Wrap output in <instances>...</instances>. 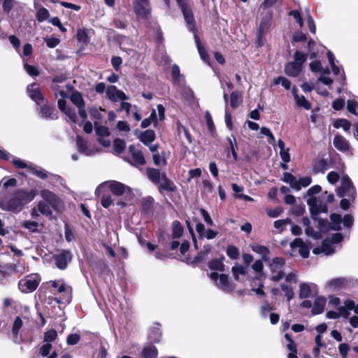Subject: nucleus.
I'll list each match as a JSON object with an SVG mask.
<instances>
[{
	"label": "nucleus",
	"mask_w": 358,
	"mask_h": 358,
	"mask_svg": "<svg viewBox=\"0 0 358 358\" xmlns=\"http://www.w3.org/2000/svg\"><path fill=\"white\" fill-rule=\"evenodd\" d=\"M43 200L39 201L37 207L40 213L45 216H51L53 208L57 212H62L64 209V203L55 193L48 189H42L40 192Z\"/></svg>",
	"instance_id": "obj_1"
},
{
	"label": "nucleus",
	"mask_w": 358,
	"mask_h": 358,
	"mask_svg": "<svg viewBox=\"0 0 358 358\" xmlns=\"http://www.w3.org/2000/svg\"><path fill=\"white\" fill-rule=\"evenodd\" d=\"M36 194V192L35 190H17L14 193L10 199L1 201L0 207L4 210L19 211L24 204L31 201L34 199Z\"/></svg>",
	"instance_id": "obj_2"
},
{
	"label": "nucleus",
	"mask_w": 358,
	"mask_h": 358,
	"mask_svg": "<svg viewBox=\"0 0 358 358\" xmlns=\"http://www.w3.org/2000/svg\"><path fill=\"white\" fill-rule=\"evenodd\" d=\"M53 289L52 292L54 294H62L61 299H57L56 301L58 303H69L71 300L72 288L71 286L66 285L64 280H56L50 281V282Z\"/></svg>",
	"instance_id": "obj_3"
},
{
	"label": "nucleus",
	"mask_w": 358,
	"mask_h": 358,
	"mask_svg": "<svg viewBox=\"0 0 358 358\" xmlns=\"http://www.w3.org/2000/svg\"><path fill=\"white\" fill-rule=\"evenodd\" d=\"M127 187L117 181L110 180L101 183L99 185L95 191L96 195H100L101 193L109 189L113 194L120 196L124 194Z\"/></svg>",
	"instance_id": "obj_4"
},
{
	"label": "nucleus",
	"mask_w": 358,
	"mask_h": 358,
	"mask_svg": "<svg viewBox=\"0 0 358 358\" xmlns=\"http://www.w3.org/2000/svg\"><path fill=\"white\" fill-rule=\"evenodd\" d=\"M40 281L41 278L38 274H30L19 281L18 287L23 293L32 292L37 288Z\"/></svg>",
	"instance_id": "obj_5"
},
{
	"label": "nucleus",
	"mask_w": 358,
	"mask_h": 358,
	"mask_svg": "<svg viewBox=\"0 0 358 358\" xmlns=\"http://www.w3.org/2000/svg\"><path fill=\"white\" fill-rule=\"evenodd\" d=\"M337 195L339 197H348L353 201L356 196V189L352 182L348 176L341 178V186L337 189Z\"/></svg>",
	"instance_id": "obj_6"
},
{
	"label": "nucleus",
	"mask_w": 358,
	"mask_h": 358,
	"mask_svg": "<svg viewBox=\"0 0 358 358\" xmlns=\"http://www.w3.org/2000/svg\"><path fill=\"white\" fill-rule=\"evenodd\" d=\"M285 260L281 257H274L272 259L269 268L271 273V280L273 281H279L284 277V267Z\"/></svg>",
	"instance_id": "obj_7"
},
{
	"label": "nucleus",
	"mask_w": 358,
	"mask_h": 358,
	"mask_svg": "<svg viewBox=\"0 0 358 358\" xmlns=\"http://www.w3.org/2000/svg\"><path fill=\"white\" fill-rule=\"evenodd\" d=\"M209 277L214 281L216 286L222 291L231 292L234 289V286L229 282L228 275L212 272L209 274Z\"/></svg>",
	"instance_id": "obj_8"
},
{
	"label": "nucleus",
	"mask_w": 358,
	"mask_h": 358,
	"mask_svg": "<svg viewBox=\"0 0 358 358\" xmlns=\"http://www.w3.org/2000/svg\"><path fill=\"white\" fill-rule=\"evenodd\" d=\"M178 6L182 9L184 18L187 24V28L190 31L195 34V25L194 16L191 9L184 0H176Z\"/></svg>",
	"instance_id": "obj_9"
},
{
	"label": "nucleus",
	"mask_w": 358,
	"mask_h": 358,
	"mask_svg": "<svg viewBox=\"0 0 358 358\" xmlns=\"http://www.w3.org/2000/svg\"><path fill=\"white\" fill-rule=\"evenodd\" d=\"M128 150L131 155V159H127L129 163L135 166L144 165L145 164V159L141 150L136 149L135 146L133 145H129Z\"/></svg>",
	"instance_id": "obj_10"
},
{
	"label": "nucleus",
	"mask_w": 358,
	"mask_h": 358,
	"mask_svg": "<svg viewBox=\"0 0 358 358\" xmlns=\"http://www.w3.org/2000/svg\"><path fill=\"white\" fill-rule=\"evenodd\" d=\"M317 286L314 283L303 282L299 286V297L306 299L317 294Z\"/></svg>",
	"instance_id": "obj_11"
},
{
	"label": "nucleus",
	"mask_w": 358,
	"mask_h": 358,
	"mask_svg": "<svg viewBox=\"0 0 358 358\" xmlns=\"http://www.w3.org/2000/svg\"><path fill=\"white\" fill-rule=\"evenodd\" d=\"M107 97L113 102H117L120 100H127L128 96L122 91L118 90L115 86L110 85L108 87L106 91Z\"/></svg>",
	"instance_id": "obj_12"
},
{
	"label": "nucleus",
	"mask_w": 358,
	"mask_h": 358,
	"mask_svg": "<svg viewBox=\"0 0 358 358\" xmlns=\"http://www.w3.org/2000/svg\"><path fill=\"white\" fill-rule=\"evenodd\" d=\"M157 185H158V189L161 193H162L164 191L173 192H176L177 189V187L174 182L169 178H168L165 172H162V180H160L159 184H157Z\"/></svg>",
	"instance_id": "obj_13"
},
{
	"label": "nucleus",
	"mask_w": 358,
	"mask_h": 358,
	"mask_svg": "<svg viewBox=\"0 0 358 358\" xmlns=\"http://www.w3.org/2000/svg\"><path fill=\"white\" fill-rule=\"evenodd\" d=\"M27 90L31 99L37 104L43 103L44 99L38 84L33 83L28 85Z\"/></svg>",
	"instance_id": "obj_14"
},
{
	"label": "nucleus",
	"mask_w": 358,
	"mask_h": 358,
	"mask_svg": "<svg viewBox=\"0 0 358 358\" xmlns=\"http://www.w3.org/2000/svg\"><path fill=\"white\" fill-rule=\"evenodd\" d=\"M55 264L59 269H65L71 259L70 252L63 250L59 254L54 256Z\"/></svg>",
	"instance_id": "obj_15"
},
{
	"label": "nucleus",
	"mask_w": 358,
	"mask_h": 358,
	"mask_svg": "<svg viewBox=\"0 0 358 358\" xmlns=\"http://www.w3.org/2000/svg\"><path fill=\"white\" fill-rule=\"evenodd\" d=\"M334 147L339 151L347 152L350 151V144L343 136L337 134L333 140Z\"/></svg>",
	"instance_id": "obj_16"
},
{
	"label": "nucleus",
	"mask_w": 358,
	"mask_h": 358,
	"mask_svg": "<svg viewBox=\"0 0 358 358\" xmlns=\"http://www.w3.org/2000/svg\"><path fill=\"white\" fill-rule=\"evenodd\" d=\"M292 249L299 248V252L303 258H306L309 255L310 248L300 238H295L291 243Z\"/></svg>",
	"instance_id": "obj_17"
},
{
	"label": "nucleus",
	"mask_w": 358,
	"mask_h": 358,
	"mask_svg": "<svg viewBox=\"0 0 358 358\" xmlns=\"http://www.w3.org/2000/svg\"><path fill=\"white\" fill-rule=\"evenodd\" d=\"M76 143L78 151L85 155L90 156L94 155L96 152L99 151L98 150L90 148L87 145V142L85 141L81 136H77Z\"/></svg>",
	"instance_id": "obj_18"
},
{
	"label": "nucleus",
	"mask_w": 358,
	"mask_h": 358,
	"mask_svg": "<svg viewBox=\"0 0 358 358\" xmlns=\"http://www.w3.org/2000/svg\"><path fill=\"white\" fill-rule=\"evenodd\" d=\"M58 107L63 113L66 114V116L69 117L72 122L76 123L77 115L76 111L67 107L66 105V101L63 99H59Z\"/></svg>",
	"instance_id": "obj_19"
},
{
	"label": "nucleus",
	"mask_w": 358,
	"mask_h": 358,
	"mask_svg": "<svg viewBox=\"0 0 358 358\" xmlns=\"http://www.w3.org/2000/svg\"><path fill=\"white\" fill-rule=\"evenodd\" d=\"M347 280L343 278H334L327 282L325 287L329 291H336L340 288L345 287Z\"/></svg>",
	"instance_id": "obj_20"
},
{
	"label": "nucleus",
	"mask_w": 358,
	"mask_h": 358,
	"mask_svg": "<svg viewBox=\"0 0 358 358\" xmlns=\"http://www.w3.org/2000/svg\"><path fill=\"white\" fill-rule=\"evenodd\" d=\"M146 171L148 178L153 184H159V182L162 178V173H161L159 169L148 168Z\"/></svg>",
	"instance_id": "obj_21"
},
{
	"label": "nucleus",
	"mask_w": 358,
	"mask_h": 358,
	"mask_svg": "<svg viewBox=\"0 0 358 358\" xmlns=\"http://www.w3.org/2000/svg\"><path fill=\"white\" fill-rule=\"evenodd\" d=\"M332 243L327 240H324L320 248H316L313 250L314 254L324 253L326 255H332L334 252V249L332 247Z\"/></svg>",
	"instance_id": "obj_22"
},
{
	"label": "nucleus",
	"mask_w": 358,
	"mask_h": 358,
	"mask_svg": "<svg viewBox=\"0 0 358 358\" xmlns=\"http://www.w3.org/2000/svg\"><path fill=\"white\" fill-rule=\"evenodd\" d=\"M282 180L285 182L288 183L292 189L296 191L300 190V184H299V180H297L296 178L290 173H285L283 174Z\"/></svg>",
	"instance_id": "obj_23"
},
{
	"label": "nucleus",
	"mask_w": 358,
	"mask_h": 358,
	"mask_svg": "<svg viewBox=\"0 0 358 358\" xmlns=\"http://www.w3.org/2000/svg\"><path fill=\"white\" fill-rule=\"evenodd\" d=\"M155 139V134L153 130L148 129L142 132L139 136V140L145 145H149Z\"/></svg>",
	"instance_id": "obj_24"
},
{
	"label": "nucleus",
	"mask_w": 358,
	"mask_h": 358,
	"mask_svg": "<svg viewBox=\"0 0 358 358\" xmlns=\"http://www.w3.org/2000/svg\"><path fill=\"white\" fill-rule=\"evenodd\" d=\"M301 71V68L299 65L294 62L288 63L285 67V72L289 76H297Z\"/></svg>",
	"instance_id": "obj_25"
},
{
	"label": "nucleus",
	"mask_w": 358,
	"mask_h": 358,
	"mask_svg": "<svg viewBox=\"0 0 358 358\" xmlns=\"http://www.w3.org/2000/svg\"><path fill=\"white\" fill-rule=\"evenodd\" d=\"M326 305V299L324 297H318L314 301V305L312 309L313 315L320 314L324 311Z\"/></svg>",
	"instance_id": "obj_26"
},
{
	"label": "nucleus",
	"mask_w": 358,
	"mask_h": 358,
	"mask_svg": "<svg viewBox=\"0 0 358 358\" xmlns=\"http://www.w3.org/2000/svg\"><path fill=\"white\" fill-rule=\"evenodd\" d=\"M149 3H134V11L140 17H147L150 14Z\"/></svg>",
	"instance_id": "obj_27"
},
{
	"label": "nucleus",
	"mask_w": 358,
	"mask_h": 358,
	"mask_svg": "<svg viewBox=\"0 0 358 358\" xmlns=\"http://www.w3.org/2000/svg\"><path fill=\"white\" fill-rule=\"evenodd\" d=\"M157 354V350L154 345L146 346L142 350V356L143 358H156Z\"/></svg>",
	"instance_id": "obj_28"
},
{
	"label": "nucleus",
	"mask_w": 358,
	"mask_h": 358,
	"mask_svg": "<svg viewBox=\"0 0 358 358\" xmlns=\"http://www.w3.org/2000/svg\"><path fill=\"white\" fill-rule=\"evenodd\" d=\"M243 101V96L241 93L237 91L233 92L230 96V106L235 108H237Z\"/></svg>",
	"instance_id": "obj_29"
},
{
	"label": "nucleus",
	"mask_w": 358,
	"mask_h": 358,
	"mask_svg": "<svg viewBox=\"0 0 358 358\" xmlns=\"http://www.w3.org/2000/svg\"><path fill=\"white\" fill-rule=\"evenodd\" d=\"M223 260L224 257H221L220 259H214L209 262L208 266L212 270L223 271L224 270Z\"/></svg>",
	"instance_id": "obj_30"
},
{
	"label": "nucleus",
	"mask_w": 358,
	"mask_h": 358,
	"mask_svg": "<svg viewBox=\"0 0 358 358\" xmlns=\"http://www.w3.org/2000/svg\"><path fill=\"white\" fill-rule=\"evenodd\" d=\"M194 39H195V42H196L197 49L199 52L201 58L205 62L208 63V62H209L208 56L206 53V51L205 50V48L202 46L198 36L196 34H194Z\"/></svg>",
	"instance_id": "obj_31"
},
{
	"label": "nucleus",
	"mask_w": 358,
	"mask_h": 358,
	"mask_svg": "<svg viewBox=\"0 0 358 358\" xmlns=\"http://www.w3.org/2000/svg\"><path fill=\"white\" fill-rule=\"evenodd\" d=\"M183 233V228L178 221H174L172 223V237L173 238H180Z\"/></svg>",
	"instance_id": "obj_32"
},
{
	"label": "nucleus",
	"mask_w": 358,
	"mask_h": 358,
	"mask_svg": "<svg viewBox=\"0 0 358 358\" xmlns=\"http://www.w3.org/2000/svg\"><path fill=\"white\" fill-rule=\"evenodd\" d=\"M41 115L45 118L56 119L55 109L50 106H44L41 109Z\"/></svg>",
	"instance_id": "obj_33"
},
{
	"label": "nucleus",
	"mask_w": 358,
	"mask_h": 358,
	"mask_svg": "<svg viewBox=\"0 0 358 358\" xmlns=\"http://www.w3.org/2000/svg\"><path fill=\"white\" fill-rule=\"evenodd\" d=\"M252 250L255 252L262 255L264 260L268 259L266 256L268 255L269 250L266 246L257 244L252 245Z\"/></svg>",
	"instance_id": "obj_34"
},
{
	"label": "nucleus",
	"mask_w": 358,
	"mask_h": 358,
	"mask_svg": "<svg viewBox=\"0 0 358 358\" xmlns=\"http://www.w3.org/2000/svg\"><path fill=\"white\" fill-rule=\"evenodd\" d=\"M331 228L335 231H339L341 229V224L343 222L341 215L339 214H332L331 215Z\"/></svg>",
	"instance_id": "obj_35"
},
{
	"label": "nucleus",
	"mask_w": 358,
	"mask_h": 358,
	"mask_svg": "<svg viewBox=\"0 0 358 358\" xmlns=\"http://www.w3.org/2000/svg\"><path fill=\"white\" fill-rule=\"evenodd\" d=\"M29 172L41 179H45L48 177L47 172L42 168L38 166H29Z\"/></svg>",
	"instance_id": "obj_36"
},
{
	"label": "nucleus",
	"mask_w": 358,
	"mask_h": 358,
	"mask_svg": "<svg viewBox=\"0 0 358 358\" xmlns=\"http://www.w3.org/2000/svg\"><path fill=\"white\" fill-rule=\"evenodd\" d=\"M232 274L236 280H239V275H245L247 273L246 268L241 265H236L232 267Z\"/></svg>",
	"instance_id": "obj_37"
},
{
	"label": "nucleus",
	"mask_w": 358,
	"mask_h": 358,
	"mask_svg": "<svg viewBox=\"0 0 358 358\" xmlns=\"http://www.w3.org/2000/svg\"><path fill=\"white\" fill-rule=\"evenodd\" d=\"M333 125L336 129L343 128L344 131H347L350 129L351 123L345 119H338L334 121Z\"/></svg>",
	"instance_id": "obj_38"
},
{
	"label": "nucleus",
	"mask_w": 358,
	"mask_h": 358,
	"mask_svg": "<svg viewBox=\"0 0 358 358\" xmlns=\"http://www.w3.org/2000/svg\"><path fill=\"white\" fill-rule=\"evenodd\" d=\"M71 101L77 107L85 106V102L81 94L78 92H74L71 96Z\"/></svg>",
	"instance_id": "obj_39"
},
{
	"label": "nucleus",
	"mask_w": 358,
	"mask_h": 358,
	"mask_svg": "<svg viewBox=\"0 0 358 358\" xmlns=\"http://www.w3.org/2000/svg\"><path fill=\"white\" fill-rule=\"evenodd\" d=\"M162 333L158 327H153L149 333V338L151 341L157 343L160 341Z\"/></svg>",
	"instance_id": "obj_40"
},
{
	"label": "nucleus",
	"mask_w": 358,
	"mask_h": 358,
	"mask_svg": "<svg viewBox=\"0 0 358 358\" xmlns=\"http://www.w3.org/2000/svg\"><path fill=\"white\" fill-rule=\"evenodd\" d=\"M49 16V11L45 8L41 7L37 9L36 17L38 22L46 20Z\"/></svg>",
	"instance_id": "obj_41"
},
{
	"label": "nucleus",
	"mask_w": 358,
	"mask_h": 358,
	"mask_svg": "<svg viewBox=\"0 0 358 358\" xmlns=\"http://www.w3.org/2000/svg\"><path fill=\"white\" fill-rule=\"evenodd\" d=\"M125 146H126V143H125L124 141L120 139V138L115 139L114 143H113V150H114L115 152H116L117 154L122 153V151L124 150Z\"/></svg>",
	"instance_id": "obj_42"
},
{
	"label": "nucleus",
	"mask_w": 358,
	"mask_h": 358,
	"mask_svg": "<svg viewBox=\"0 0 358 358\" xmlns=\"http://www.w3.org/2000/svg\"><path fill=\"white\" fill-rule=\"evenodd\" d=\"M295 101L299 106L303 107L306 110H309L311 108V104L304 96H296Z\"/></svg>",
	"instance_id": "obj_43"
},
{
	"label": "nucleus",
	"mask_w": 358,
	"mask_h": 358,
	"mask_svg": "<svg viewBox=\"0 0 358 358\" xmlns=\"http://www.w3.org/2000/svg\"><path fill=\"white\" fill-rule=\"evenodd\" d=\"M291 223V220L289 218L284 220H278L274 222L273 226L275 229H278L280 232L285 229L286 226Z\"/></svg>",
	"instance_id": "obj_44"
},
{
	"label": "nucleus",
	"mask_w": 358,
	"mask_h": 358,
	"mask_svg": "<svg viewBox=\"0 0 358 358\" xmlns=\"http://www.w3.org/2000/svg\"><path fill=\"white\" fill-rule=\"evenodd\" d=\"M227 255L231 259H237L239 256V250L234 245H229L227 248Z\"/></svg>",
	"instance_id": "obj_45"
},
{
	"label": "nucleus",
	"mask_w": 358,
	"mask_h": 358,
	"mask_svg": "<svg viewBox=\"0 0 358 358\" xmlns=\"http://www.w3.org/2000/svg\"><path fill=\"white\" fill-rule=\"evenodd\" d=\"M274 84L275 85H281L282 87H284L286 90H289L291 86L290 81L285 78V77H278L274 80Z\"/></svg>",
	"instance_id": "obj_46"
},
{
	"label": "nucleus",
	"mask_w": 358,
	"mask_h": 358,
	"mask_svg": "<svg viewBox=\"0 0 358 358\" xmlns=\"http://www.w3.org/2000/svg\"><path fill=\"white\" fill-rule=\"evenodd\" d=\"M95 131L96 135L99 137H107L110 135L108 128L105 126H96Z\"/></svg>",
	"instance_id": "obj_47"
},
{
	"label": "nucleus",
	"mask_w": 358,
	"mask_h": 358,
	"mask_svg": "<svg viewBox=\"0 0 358 358\" xmlns=\"http://www.w3.org/2000/svg\"><path fill=\"white\" fill-rule=\"evenodd\" d=\"M57 336V331L55 329H50L45 333L44 341L48 342L49 343L50 342L55 341Z\"/></svg>",
	"instance_id": "obj_48"
},
{
	"label": "nucleus",
	"mask_w": 358,
	"mask_h": 358,
	"mask_svg": "<svg viewBox=\"0 0 358 358\" xmlns=\"http://www.w3.org/2000/svg\"><path fill=\"white\" fill-rule=\"evenodd\" d=\"M24 67L25 71L29 76H37L39 75V71L36 66L24 63Z\"/></svg>",
	"instance_id": "obj_49"
},
{
	"label": "nucleus",
	"mask_w": 358,
	"mask_h": 358,
	"mask_svg": "<svg viewBox=\"0 0 358 358\" xmlns=\"http://www.w3.org/2000/svg\"><path fill=\"white\" fill-rule=\"evenodd\" d=\"M171 75L173 80L175 83H180V69L178 66L173 65L171 68Z\"/></svg>",
	"instance_id": "obj_50"
},
{
	"label": "nucleus",
	"mask_w": 358,
	"mask_h": 358,
	"mask_svg": "<svg viewBox=\"0 0 358 358\" xmlns=\"http://www.w3.org/2000/svg\"><path fill=\"white\" fill-rule=\"evenodd\" d=\"M306 60V55L301 52H296L294 54V62L299 64L301 68L302 64Z\"/></svg>",
	"instance_id": "obj_51"
},
{
	"label": "nucleus",
	"mask_w": 358,
	"mask_h": 358,
	"mask_svg": "<svg viewBox=\"0 0 358 358\" xmlns=\"http://www.w3.org/2000/svg\"><path fill=\"white\" fill-rule=\"evenodd\" d=\"M22 227L32 231H36L38 227V223L36 221L26 220L22 223Z\"/></svg>",
	"instance_id": "obj_52"
},
{
	"label": "nucleus",
	"mask_w": 358,
	"mask_h": 358,
	"mask_svg": "<svg viewBox=\"0 0 358 358\" xmlns=\"http://www.w3.org/2000/svg\"><path fill=\"white\" fill-rule=\"evenodd\" d=\"M358 106V103L357 101H354V100H348V102H347V108H348V110L357 115V108Z\"/></svg>",
	"instance_id": "obj_53"
},
{
	"label": "nucleus",
	"mask_w": 358,
	"mask_h": 358,
	"mask_svg": "<svg viewBox=\"0 0 358 358\" xmlns=\"http://www.w3.org/2000/svg\"><path fill=\"white\" fill-rule=\"evenodd\" d=\"M281 288L285 292L287 301H290L294 295L292 288L285 284L281 285Z\"/></svg>",
	"instance_id": "obj_54"
},
{
	"label": "nucleus",
	"mask_w": 358,
	"mask_h": 358,
	"mask_svg": "<svg viewBox=\"0 0 358 358\" xmlns=\"http://www.w3.org/2000/svg\"><path fill=\"white\" fill-rule=\"evenodd\" d=\"M22 324H23L22 320H21V318L20 317H17L15 319V321H14V323L13 325V329H12L13 334L17 335L18 334L20 329L22 326Z\"/></svg>",
	"instance_id": "obj_55"
},
{
	"label": "nucleus",
	"mask_w": 358,
	"mask_h": 358,
	"mask_svg": "<svg viewBox=\"0 0 358 358\" xmlns=\"http://www.w3.org/2000/svg\"><path fill=\"white\" fill-rule=\"evenodd\" d=\"M199 211L206 224L210 226H213L214 222L209 213L203 208H201Z\"/></svg>",
	"instance_id": "obj_56"
},
{
	"label": "nucleus",
	"mask_w": 358,
	"mask_h": 358,
	"mask_svg": "<svg viewBox=\"0 0 358 358\" xmlns=\"http://www.w3.org/2000/svg\"><path fill=\"white\" fill-rule=\"evenodd\" d=\"M327 178L329 183L334 185L338 181L340 176L336 171H331L330 173H328Z\"/></svg>",
	"instance_id": "obj_57"
},
{
	"label": "nucleus",
	"mask_w": 358,
	"mask_h": 358,
	"mask_svg": "<svg viewBox=\"0 0 358 358\" xmlns=\"http://www.w3.org/2000/svg\"><path fill=\"white\" fill-rule=\"evenodd\" d=\"M266 212L269 217H277L282 213V210L280 208H267Z\"/></svg>",
	"instance_id": "obj_58"
},
{
	"label": "nucleus",
	"mask_w": 358,
	"mask_h": 358,
	"mask_svg": "<svg viewBox=\"0 0 358 358\" xmlns=\"http://www.w3.org/2000/svg\"><path fill=\"white\" fill-rule=\"evenodd\" d=\"M2 3L3 10L6 13H9L13 6V0H0Z\"/></svg>",
	"instance_id": "obj_59"
},
{
	"label": "nucleus",
	"mask_w": 358,
	"mask_h": 358,
	"mask_svg": "<svg viewBox=\"0 0 358 358\" xmlns=\"http://www.w3.org/2000/svg\"><path fill=\"white\" fill-rule=\"evenodd\" d=\"M80 338V335L77 334H72L67 337L66 343L71 345H76L78 343Z\"/></svg>",
	"instance_id": "obj_60"
},
{
	"label": "nucleus",
	"mask_w": 358,
	"mask_h": 358,
	"mask_svg": "<svg viewBox=\"0 0 358 358\" xmlns=\"http://www.w3.org/2000/svg\"><path fill=\"white\" fill-rule=\"evenodd\" d=\"M269 22L268 21H262L260 23L259 28L258 30V34L265 35V34L268 31L269 28Z\"/></svg>",
	"instance_id": "obj_61"
},
{
	"label": "nucleus",
	"mask_w": 358,
	"mask_h": 358,
	"mask_svg": "<svg viewBox=\"0 0 358 358\" xmlns=\"http://www.w3.org/2000/svg\"><path fill=\"white\" fill-rule=\"evenodd\" d=\"M52 349V345L50 343H45L40 348V353L43 357H46L50 353Z\"/></svg>",
	"instance_id": "obj_62"
},
{
	"label": "nucleus",
	"mask_w": 358,
	"mask_h": 358,
	"mask_svg": "<svg viewBox=\"0 0 358 358\" xmlns=\"http://www.w3.org/2000/svg\"><path fill=\"white\" fill-rule=\"evenodd\" d=\"M327 166V162L324 159H320L317 164L315 166L314 170L316 172H323Z\"/></svg>",
	"instance_id": "obj_63"
},
{
	"label": "nucleus",
	"mask_w": 358,
	"mask_h": 358,
	"mask_svg": "<svg viewBox=\"0 0 358 358\" xmlns=\"http://www.w3.org/2000/svg\"><path fill=\"white\" fill-rule=\"evenodd\" d=\"M273 310V307L268 303H264L260 309V313L262 317H266L267 313Z\"/></svg>",
	"instance_id": "obj_64"
}]
</instances>
